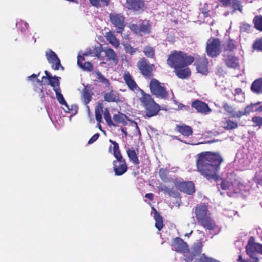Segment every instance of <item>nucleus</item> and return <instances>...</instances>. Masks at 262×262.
<instances>
[{
    "mask_svg": "<svg viewBox=\"0 0 262 262\" xmlns=\"http://www.w3.org/2000/svg\"><path fill=\"white\" fill-rule=\"evenodd\" d=\"M45 74L49 81V84L53 87V89L55 92L56 97L58 102L64 106L63 109L66 112L69 113L71 111V108L68 105L62 94L61 93L58 77L56 76L52 77L51 74L47 71H45Z\"/></svg>",
    "mask_w": 262,
    "mask_h": 262,
    "instance_id": "3",
    "label": "nucleus"
},
{
    "mask_svg": "<svg viewBox=\"0 0 262 262\" xmlns=\"http://www.w3.org/2000/svg\"><path fill=\"white\" fill-rule=\"evenodd\" d=\"M192 106L195 108L198 112L204 114H208L212 111L206 103L200 100H195L193 102Z\"/></svg>",
    "mask_w": 262,
    "mask_h": 262,
    "instance_id": "16",
    "label": "nucleus"
},
{
    "mask_svg": "<svg viewBox=\"0 0 262 262\" xmlns=\"http://www.w3.org/2000/svg\"><path fill=\"white\" fill-rule=\"evenodd\" d=\"M126 5L129 9L138 10L143 7V2L141 0H126Z\"/></svg>",
    "mask_w": 262,
    "mask_h": 262,
    "instance_id": "23",
    "label": "nucleus"
},
{
    "mask_svg": "<svg viewBox=\"0 0 262 262\" xmlns=\"http://www.w3.org/2000/svg\"><path fill=\"white\" fill-rule=\"evenodd\" d=\"M111 23L117 28V32L120 33L124 27V17L121 14L112 13L110 14Z\"/></svg>",
    "mask_w": 262,
    "mask_h": 262,
    "instance_id": "10",
    "label": "nucleus"
},
{
    "mask_svg": "<svg viewBox=\"0 0 262 262\" xmlns=\"http://www.w3.org/2000/svg\"><path fill=\"white\" fill-rule=\"evenodd\" d=\"M105 37L107 41L109 42L111 45L114 48H118L120 45V41L115 36L114 34L109 31L106 32L105 35Z\"/></svg>",
    "mask_w": 262,
    "mask_h": 262,
    "instance_id": "25",
    "label": "nucleus"
},
{
    "mask_svg": "<svg viewBox=\"0 0 262 262\" xmlns=\"http://www.w3.org/2000/svg\"><path fill=\"white\" fill-rule=\"evenodd\" d=\"M177 128L179 132L185 136H189L192 133V129L189 126L186 125H178Z\"/></svg>",
    "mask_w": 262,
    "mask_h": 262,
    "instance_id": "28",
    "label": "nucleus"
},
{
    "mask_svg": "<svg viewBox=\"0 0 262 262\" xmlns=\"http://www.w3.org/2000/svg\"><path fill=\"white\" fill-rule=\"evenodd\" d=\"M251 90L255 94H262V78L254 80L251 84Z\"/></svg>",
    "mask_w": 262,
    "mask_h": 262,
    "instance_id": "24",
    "label": "nucleus"
},
{
    "mask_svg": "<svg viewBox=\"0 0 262 262\" xmlns=\"http://www.w3.org/2000/svg\"><path fill=\"white\" fill-rule=\"evenodd\" d=\"M254 26L259 31H262V16H256L254 19Z\"/></svg>",
    "mask_w": 262,
    "mask_h": 262,
    "instance_id": "42",
    "label": "nucleus"
},
{
    "mask_svg": "<svg viewBox=\"0 0 262 262\" xmlns=\"http://www.w3.org/2000/svg\"><path fill=\"white\" fill-rule=\"evenodd\" d=\"M124 47L125 52L126 53H129L130 55H133L137 51V49L133 48L130 45L128 44L124 45Z\"/></svg>",
    "mask_w": 262,
    "mask_h": 262,
    "instance_id": "51",
    "label": "nucleus"
},
{
    "mask_svg": "<svg viewBox=\"0 0 262 262\" xmlns=\"http://www.w3.org/2000/svg\"><path fill=\"white\" fill-rule=\"evenodd\" d=\"M138 67L144 75L148 76L151 75L154 66L149 64L145 58H142L138 62Z\"/></svg>",
    "mask_w": 262,
    "mask_h": 262,
    "instance_id": "13",
    "label": "nucleus"
},
{
    "mask_svg": "<svg viewBox=\"0 0 262 262\" xmlns=\"http://www.w3.org/2000/svg\"><path fill=\"white\" fill-rule=\"evenodd\" d=\"M99 137V134L97 133L95 134L89 141L88 144H91L96 141Z\"/></svg>",
    "mask_w": 262,
    "mask_h": 262,
    "instance_id": "57",
    "label": "nucleus"
},
{
    "mask_svg": "<svg viewBox=\"0 0 262 262\" xmlns=\"http://www.w3.org/2000/svg\"><path fill=\"white\" fill-rule=\"evenodd\" d=\"M102 112V107H97L95 109V117L97 121L99 123L102 121V115L101 113Z\"/></svg>",
    "mask_w": 262,
    "mask_h": 262,
    "instance_id": "50",
    "label": "nucleus"
},
{
    "mask_svg": "<svg viewBox=\"0 0 262 262\" xmlns=\"http://www.w3.org/2000/svg\"><path fill=\"white\" fill-rule=\"evenodd\" d=\"M206 51L209 56L211 57L217 56L222 51L220 40L217 38L208 39L206 43Z\"/></svg>",
    "mask_w": 262,
    "mask_h": 262,
    "instance_id": "6",
    "label": "nucleus"
},
{
    "mask_svg": "<svg viewBox=\"0 0 262 262\" xmlns=\"http://www.w3.org/2000/svg\"><path fill=\"white\" fill-rule=\"evenodd\" d=\"M185 106H184V105H183L182 104H180L179 105V108L180 110H182L183 108H185Z\"/></svg>",
    "mask_w": 262,
    "mask_h": 262,
    "instance_id": "64",
    "label": "nucleus"
},
{
    "mask_svg": "<svg viewBox=\"0 0 262 262\" xmlns=\"http://www.w3.org/2000/svg\"><path fill=\"white\" fill-rule=\"evenodd\" d=\"M195 262H220L219 260L207 256L205 254H202L199 258H196Z\"/></svg>",
    "mask_w": 262,
    "mask_h": 262,
    "instance_id": "38",
    "label": "nucleus"
},
{
    "mask_svg": "<svg viewBox=\"0 0 262 262\" xmlns=\"http://www.w3.org/2000/svg\"><path fill=\"white\" fill-rule=\"evenodd\" d=\"M200 223L204 228L209 230H213L216 229L217 227L214 221L211 219L210 215L204 219Z\"/></svg>",
    "mask_w": 262,
    "mask_h": 262,
    "instance_id": "22",
    "label": "nucleus"
},
{
    "mask_svg": "<svg viewBox=\"0 0 262 262\" xmlns=\"http://www.w3.org/2000/svg\"><path fill=\"white\" fill-rule=\"evenodd\" d=\"M175 73L179 78L184 79L190 75V69L187 66H180L174 69Z\"/></svg>",
    "mask_w": 262,
    "mask_h": 262,
    "instance_id": "21",
    "label": "nucleus"
},
{
    "mask_svg": "<svg viewBox=\"0 0 262 262\" xmlns=\"http://www.w3.org/2000/svg\"><path fill=\"white\" fill-rule=\"evenodd\" d=\"M168 170L166 169L161 168L160 169L159 171V176L162 181L164 182H166L168 180L167 178V174H168Z\"/></svg>",
    "mask_w": 262,
    "mask_h": 262,
    "instance_id": "49",
    "label": "nucleus"
},
{
    "mask_svg": "<svg viewBox=\"0 0 262 262\" xmlns=\"http://www.w3.org/2000/svg\"><path fill=\"white\" fill-rule=\"evenodd\" d=\"M226 55H224L225 57V62L228 67L235 69L239 67V61L237 57L233 55L231 53L227 55L226 57Z\"/></svg>",
    "mask_w": 262,
    "mask_h": 262,
    "instance_id": "19",
    "label": "nucleus"
},
{
    "mask_svg": "<svg viewBox=\"0 0 262 262\" xmlns=\"http://www.w3.org/2000/svg\"><path fill=\"white\" fill-rule=\"evenodd\" d=\"M142 96L140 98L142 105L146 110V116L151 117L156 115L160 110L159 106L155 103L150 95L141 91Z\"/></svg>",
    "mask_w": 262,
    "mask_h": 262,
    "instance_id": "4",
    "label": "nucleus"
},
{
    "mask_svg": "<svg viewBox=\"0 0 262 262\" xmlns=\"http://www.w3.org/2000/svg\"><path fill=\"white\" fill-rule=\"evenodd\" d=\"M207 60L205 57L200 58L196 62V70L199 73L206 74L207 72Z\"/></svg>",
    "mask_w": 262,
    "mask_h": 262,
    "instance_id": "20",
    "label": "nucleus"
},
{
    "mask_svg": "<svg viewBox=\"0 0 262 262\" xmlns=\"http://www.w3.org/2000/svg\"><path fill=\"white\" fill-rule=\"evenodd\" d=\"M103 115L105 120L109 126H116V124H115L112 120L111 115L108 109H105Z\"/></svg>",
    "mask_w": 262,
    "mask_h": 262,
    "instance_id": "40",
    "label": "nucleus"
},
{
    "mask_svg": "<svg viewBox=\"0 0 262 262\" xmlns=\"http://www.w3.org/2000/svg\"><path fill=\"white\" fill-rule=\"evenodd\" d=\"M253 48L259 51H262V38L256 40L253 45Z\"/></svg>",
    "mask_w": 262,
    "mask_h": 262,
    "instance_id": "52",
    "label": "nucleus"
},
{
    "mask_svg": "<svg viewBox=\"0 0 262 262\" xmlns=\"http://www.w3.org/2000/svg\"><path fill=\"white\" fill-rule=\"evenodd\" d=\"M260 246L261 244L255 242L253 237H250L246 248L247 254L253 259V261H243L242 262H258L257 254L259 252Z\"/></svg>",
    "mask_w": 262,
    "mask_h": 262,
    "instance_id": "7",
    "label": "nucleus"
},
{
    "mask_svg": "<svg viewBox=\"0 0 262 262\" xmlns=\"http://www.w3.org/2000/svg\"><path fill=\"white\" fill-rule=\"evenodd\" d=\"M233 95L234 96V100L237 102H241L245 99V95L240 88L235 89Z\"/></svg>",
    "mask_w": 262,
    "mask_h": 262,
    "instance_id": "35",
    "label": "nucleus"
},
{
    "mask_svg": "<svg viewBox=\"0 0 262 262\" xmlns=\"http://www.w3.org/2000/svg\"><path fill=\"white\" fill-rule=\"evenodd\" d=\"M90 3L94 6L96 7H100L101 6V4L104 3L106 6L108 4L109 0H89Z\"/></svg>",
    "mask_w": 262,
    "mask_h": 262,
    "instance_id": "46",
    "label": "nucleus"
},
{
    "mask_svg": "<svg viewBox=\"0 0 262 262\" xmlns=\"http://www.w3.org/2000/svg\"><path fill=\"white\" fill-rule=\"evenodd\" d=\"M252 121L254 123V126H258L259 128L262 126V117L255 116L252 118Z\"/></svg>",
    "mask_w": 262,
    "mask_h": 262,
    "instance_id": "47",
    "label": "nucleus"
},
{
    "mask_svg": "<svg viewBox=\"0 0 262 262\" xmlns=\"http://www.w3.org/2000/svg\"><path fill=\"white\" fill-rule=\"evenodd\" d=\"M143 52L148 57H153L155 55V50L154 49L149 46L145 47L144 48Z\"/></svg>",
    "mask_w": 262,
    "mask_h": 262,
    "instance_id": "45",
    "label": "nucleus"
},
{
    "mask_svg": "<svg viewBox=\"0 0 262 262\" xmlns=\"http://www.w3.org/2000/svg\"><path fill=\"white\" fill-rule=\"evenodd\" d=\"M104 99L108 102H117L119 100V97L117 93L112 91L105 93L104 95Z\"/></svg>",
    "mask_w": 262,
    "mask_h": 262,
    "instance_id": "31",
    "label": "nucleus"
},
{
    "mask_svg": "<svg viewBox=\"0 0 262 262\" xmlns=\"http://www.w3.org/2000/svg\"><path fill=\"white\" fill-rule=\"evenodd\" d=\"M123 78L125 83L131 90L136 91L139 90V88L138 86L128 72H125L124 73Z\"/></svg>",
    "mask_w": 262,
    "mask_h": 262,
    "instance_id": "18",
    "label": "nucleus"
},
{
    "mask_svg": "<svg viewBox=\"0 0 262 262\" xmlns=\"http://www.w3.org/2000/svg\"><path fill=\"white\" fill-rule=\"evenodd\" d=\"M222 161L219 154L204 152L197 155L196 166L199 171L207 179L217 180V173Z\"/></svg>",
    "mask_w": 262,
    "mask_h": 262,
    "instance_id": "1",
    "label": "nucleus"
},
{
    "mask_svg": "<svg viewBox=\"0 0 262 262\" xmlns=\"http://www.w3.org/2000/svg\"><path fill=\"white\" fill-rule=\"evenodd\" d=\"M102 51L101 47L98 48L96 49V56L99 59H101V53Z\"/></svg>",
    "mask_w": 262,
    "mask_h": 262,
    "instance_id": "58",
    "label": "nucleus"
},
{
    "mask_svg": "<svg viewBox=\"0 0 262 262\" xmlns=\"http://www.w3.org/2000/svg\"><path fill=\"white\" fill-rule=\"evenodd\" d=\"M84 60L83 56L80 55L78 56L77 64L83 70L90 71L92 70V65L90 62H85L84 64L82 61Z\"/></svg>",
    "mask_w": 262,
    "mask_h": 262,
    "instance_id": "26",
    "label": "nucleus"
},
{
    "mask_svg": "<svg viewBox=\"0 0 262 262\" xmlns=\"http://www.w3.org/2000/svg\"><path fill=\"white\" fill-rule=\"evenodd\" d=\"M161 189L162 191H163L164 192H167L168 194H170L169 189L165 186H163L161 187Z\"/></svg>",
    "mask_w": 262,
    "mask_h": 262,
    "instance_id": "59",
    "label": "nucleus"
},
{
    "mask_svg": "<svg viewBox=\"0 0 262 262\" xmlns=\"http://www.w3.org/2000/svg\"><path fill=\"white\" fill-rule=\"evenodd\" d=\"M126 152L130 161H132L135 164H139V161L137 157V154L134 149H128L126 151Z\"/></svg>",
    "mask_w": 262,
    "mask_h": 262,
    "instance_id": "32",
    "label": "nucleus"
},
{
    "mask_svg": "<svg viewBox=\"0 0 262 262\" xmlns=\"http://www.w3.org/2000/svg\"><path fill=\"white\" fill-rule=\"evenodd\" d=\"M203 244L201 241H198L194 243L192 246L191 250H187L184 254L185 260L190 261L193 260L197 256H199L202 251Z\"/></svg>",
    "mask_w": 262,
    "mask_h": 262,
    "instance_id": "8",
    "label": "nucleus"
},
{
    "mask_svg": "<svg viewBox=\"0 0 262 262\" xmlns=\"http://www.w3.org/2000/svg\"><path fill=\"white\" fill-rule=\"evenodd\" d=\"M255 111L256 112H262V105L258 107H256L255 109Z\"/></svg>",
    "mask_w": 262,
    "mask_h": 262,
    "instance_id": "62",
    "label": "nucleus"
},
{
    "mask_svg": "<svg viewBox=\"0 0 262 262\" xmlns=\"http://www.w3.org/2000/svg\"><path fill=\"white\" fill-rule=\"evenodd\" d=\"M46 56L53 70H58L59 68H60L62 70H63L64 68L61 66L59 58L54 52L51 50L47 51L46 52Z\"/></svg>",
    "mask_w": 262,
    "mask_h": 262,
    "instance_id": "11",
    "label": "nucleus"
},
{
    "mask_svg": "<svg viewBox=\"0 0 262 262\" xmlns=\"http://www.w3.org/2000/svg\"><path fill=\"white\" fill-rule=\"evenodd\" d=\"M145 198L149 199L150 200H152L154 198V194L151 193H147L145 195Z\"/></svg>",
    "mask_w": 262,
    "mask_h": 262,
    "instance_id": "60",
    "label": "nucleus"
},
{
    "mask_svg": "<svg viewBox=\"0 0 262 262\" xmlns=\"http://www.w3.org/2000/svg\"><path fill=\"white\" fill-rule=\"evenodd\" d=\"M244 115H246V113H245L244 110V111H238L237 112H233V114H232L231 117H233V118H239Z\"/></svg>",
    "mask_w": 262,
    "mask_h": 262,
    "instance_id": "53",
    "label": "nucleus"
},
{
    "mask_svg": "<svg viewBox=\"0 0 262 262\" xmlns=\"http://www.w3.org/2000/svg\"><path fill=\"white\" fill-rule=\"evenodd\" d=\"M209 215L207 213V207L204 205H198L195 208V216L199 221L201 222Z\"/></svg>",
    "mask_w": 262,
    "mask_h": 262,
    "instance_id": "17",
    "label": "nucleus"
},
{
    "mask_svg": "<svg viewBox=\"0 0 262 262\" xmlns=\"http://www.w3.org/2000/svg\"><path fill=\"white\" fill-rule=\"evenodd\" d=\"M152 209L155 211V226L159 230H161L163 227L162 218L155 208H152Z\"/></svg>",
    "mask_w": 262,
    "mask_h": 262,
    "instance_id": "33",
    "label": "nucleus"
},
{
    "mask_svg": "<svg viewBox=\"0 0 262 262\" xmlns=\"http://www.w3.org/2000/svg\"><path fill=\"white\" fill-rule=\"evenodd\" d=\"M110 142L113 144V150H114V156L116 158V160H123V158L122 155L120 152L119 149V145L118 143H117L115 141H113L111 140Z\"/></svg>",
    "mask_w": 262,
    "mask_h": 262,
    "instance_id": "37",
    "label": "nucleus"
},
{
    "mask_svg": "<svg viewBox=\"0 0 262 262\" xmlns=\"http://www.w3.org/2000/svg\"><path fill=\"white\" fill-rule=\"evenodd\" d=\"M16 26L23 34H26L28 30L29 25L26 21L20 20L16 23Z\"/></svg>",
    "mask_w": 262,
    "mask_h": 262,
    "instance_id": "36",
    "label": "nucleus"
},
{
    "mask_svg": "<svg viewBox=\"0 0 262 262\" xmlns=\"http://www.w3.org/2000/svg\"><path fill=\"white\" fill-rule=\"evenodd\" d=\"M96 78L98 79V80L102 83H103L106 85H109L108 80L103 76L99 72H97L96 73Z\"/></svg>",
    "mask_w": 262,
    "mask_h": 262,
    "instance_id": "48",
    "label": "nucleus"
},
{
    "mask_svg": "<svg viewBox=\"0 0 262 262\" xmlns=\"http://www.w3.org/2000/svg\"><path fill=\"white\" fill-rule=\"evenodd\" d=\"M39 74L36 75V74H33L32 75L28 76L27 77L28 80L34 82L35 81V80H36L37 82H40L41 81L37 79V77L39 76Z\"/></svg>",
    "mask_w": 262,
    "mask_h": 262,
    "instance_id": "55",
    "label": "nucleus"
},
{
    "mask_svg": "<svg viewBox=\"0 0 262 262\" xmlns=\"http://www.w3.org/2000/svg\"><path fill=\"white\" fill-rule=\"evenodd\" d=\"M174 185L180 191L189 195L192 194L195 191L194 185L192 182L176 181Z\"/></svg>",
    "mask_w": 262,
    "mask_h": 262,
    "instance_id": "12",
    "label": "nucleus"
},
{
    "mask_svg": "<svg viewBox=\"0 0 262 262\" xmlns=\"http://www.w3.org/2000/svg\"><path fill=\"white\" fill-rule=\"evenodd\" d=\"M235 48V45L234 41L233 40H231L228 43L227 50H229V51H232Z\"/></svg>",
    "mask_w": 262,
    "mask_h": 262,
    "instance_id": "56",
    "label": "nucleus"
},
{
    "mask_svg": "<svg viewBox=\"0 0 262 262\" xmlns=\"http://www.w3.org/2000/svg\"><path fill=\"white\" fill-rule=\"evenodd\" d=\"M224 6H228L232 5L234 10H238L242 11L240 3L237 0H220Z\"/></svg>",
    "mask_w": 262,
    "mask_h": 262,
    "instance_id": "27",
    "label": "nucleus"
},
{
    "mask_svg": "<svg viewBox=\"0 0 262 262\" xmlns=\"http://www.w3.org/2000/svg\"><path fill=\"white\" fill-rule=\"evenodd\" d=\"M126 116L122 114L118 113L117 114H115L113 116V120L114 122L116 123H122L124 124L126 122Z\"/></svg>",
    "mask_w": 262,
    "mask_h": 262,
    "instance_id": "39",
    "label": "nucleus"
},
{
    "mask_svg": "<svg viewBox=\"0 0 262 262\" xmlns=\"http://www.w3.org/2000/svg\"><path fill=\"white\" fill-rule=\"evenodd\" d=\"M129 28L136 34L140 32V23L138 25L136 21L133 20L129 24Z\"/></svg>",
    "mask_w": 262,
    "mask_h": 262,
    "instance_id": "44",
    "label": "nucleus"
},
{
    "mask_svg": "<svg viewBox=\"0 0 262 262\" xmlns=\"http://www.w3.org/2000/svg\"><path fill=\"white\" fill-rule=\"evenodd\" d=\"M132 125L135 126V127H136V128L137 129V130L138 131V132H139V127L137 125V124L136 122H132Z\"/></svg>",
    "mask_w": 262,
    "mask_h": 262,
    "instance_id": "61",
    "label": "nucleus"
},
{
    "mask_svg": "<svg viewBox=\"0 0 262 262\" xmlns=\"http://www.w3.org/2000/svg\"><path fill=\"white\" fill-rule=\"evenodd\" d=\"M127 169V165L124 159L114 161V170L115 175H122L126 171Z\"/></svg>",
    "mask_w": 262,
    "mask_h": 262,
    "instance_id": "15",
    "label": "nucleus"
},
{
    "mask_svg": "<svg viewBox=\"0 0 262 262\" xmlns=\"http://www.w3.org/2000/svg\"><path fill=\"white\" fill-rule=\"evenodd\" d=\"M150 89L152 94L161 98L166 97L167 93L165 89L156 79H153L150 82Z\"/></svg>",
    "mask_w": 262,
    "mask_h": 262,
    "instance_id": "9",
    "label": "nucleus"
},
{
    "mask_svg": "<svg viewBox=\"0 0 262 262\" xmlns=\"http://www.w3.org/2000/svg\"><path fill=\"white\" fill-rule=\"evenodd\" d=\"M194 60L192 56L180 51H174L169 56L167 63L174 69L180 66H187Z\"/></svg>",
    "mask_w": 262,
    "mask_h": 262,
    "instance_id": "2",
    "label": "nucleus"
},
{
    "mask_svg": "<svg viewBox=\"0 0 262 262\" xmlns=\"http://www.w3.org/2000/svg\"><path fill=\"white\" fill-rule=\"evenodd\" d=\"M233 174H230L227 179L222 182L221 188L223 190H228L230 193H239L242 190L243 185L235 179Z\"/></svg>",
    "mask_w": 262,
    "mask_h": 262,
    "instance_id": "5",
    "label": "nucleus"
},
{
    "mask_svg": "<svg viewBox=\"0 0 262 262\" xmlns=\"http://www.w3.org/2000/svg\"><path fill=\"white\" fill-rule=\"evenodd\" d=\"M171 246L173 250L177 252H183L184 254L188 250V246L186 243L179 237L174 239Z\"/></svg>",
    "mask_w": 262,
    "mask_h": 262,
    "instance_id": "14",
    "label": "nucleus"
},
{
    "mask_svg": "<svg viewBox=\"0 0 262 262\" xmlns=\"http://www.w3.org/2000/svg\"><path fill=\"white\" fill-rule=\"evenodd\" d=\"M223 127L226 129H233L237 127L238 124L236 122L230 119H227L222 123Z\"/></svg>",
    "mask_w": 262,
    "mask_h": 262,
    "instance_id": "34",
    "label": "nucleus"
},
{
    "mask_svg": "<svg viewBox=\"0 0 262 262\" xmlns=\"http://www.w3.org/2000/svg\"><path fill=\"white\" fill-rule=\"evenodd\" d=\"M259 104H260V102H257L255 103H251L250 104L247 105L244 109L246 115H249L251 112L255 111V110H254V108Z\"/></svg>",
    "mask_w": 262,
    "mask_h": 262,
    "instance_id": "43",
    "label": "nucleus"
},
{
    "mask_svg": "<svg viewBox=\"0 0 262 262\" xmlns=\"http://www.w3.org/2000/svg\"><path fill=\"white\" fill-rule=\"evenodd\" d=\"M105 56L110 60H112L115 64H117L118 59L114 51L112 49H107L104 51Z\"/></svg>",
    "mask_w": 262,
    "mask_h": 262,
    "instance_id": "30",
    "label": "nucleus"
},
{
    "mask_svg": "<svg viewBox=\"0 0 262 262\" xmlns=\"http://www.w3.org/2000/svg\"><path fill=\"white\" fill-rule=\"evenodd\" d=\"M121 132L123 133V134H124L125 136H127V132H126V130H125V128H122L121 129Z\"/></svg>",
    "mask_w": 262,
    "mask_h": 262,
    "instance_id": "63",
    "label": "nucleus"
},
{
    "mask_svg": "<svg viewBox=\"0 0 262 262\" xmlns=\"http://www.w3.org/2000/svg\"><path fill=\"white\" fill-rule=\"evenodd\" d=\"M223 107L227 112L230 114L231 116H232V114H233L234 111L231 106L229 105L228 104L226 103H224Z\"/></svg>",
    "mask_w": 262,
    "mask_h": 262,
    "instance_id": "54",
    "label": "nucleus"
},
{
    "mask_svg": "<svg viewBox=\"0 0 262 262\" xmlns=\"http://www.w3.org/2000/svg\"><path fill=\"white\" fill-rule=\"evenodd\" d=\"M82 98L85 104L89 103L91 100V95L87 89H84L82 93Z\"/></svg>",
    "mask_w": 262,
    "mask_h": 262,
    "instance_id": "41",
    "label": "nucleus"
},
{
    "mask_svg": "<svg viewBox=\"0 0 262 262\" xmlns=\"http://www.w3.org/2000/svg\"><path fill=\"white\" fill-rule=\"evenodd\" d=\"M150 30V26L147 20H144L140 23L139 34L142 35L149 33Z\"/></svg>",
    "mask_w": 262,
    "mask_h": 262,
    "instance_id": "29",
    "label": "nucleus"
}]
</instances>
